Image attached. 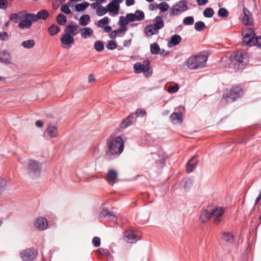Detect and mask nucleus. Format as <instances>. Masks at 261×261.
I'll return each mask as SVG.
<instances>
[{"instance_id":"1","label":"nucleus","mask_w":261,"mask_h":261,"mask_svg":"<svg viewBox=\"0 0 261 261\" xmlns=\"http://www.w3.org/2000/svg\"><path fill=\"white\" fill-rule=\"evenodd\" d=\"M107 147L108 148L107 155L117 157L123 151L124 141L120 136L115 138L110 137L107 140Z\"/></svg>"},{"instance_id":"2","label":"nucleus","mask_w":261,"mask_h":261,"mask_svg":"<svg viewBox=\"0 0 261 261\" xmlns=\"http://www.w3.org/2000/svg\"><path fill=\"white\" fill-rule=\"evenodd\" d=\"M224 210L222 207L210 208L203 210L200 214V219L202 223H205L211 217H214V222L218 224L221 221V217L224 214Z\"/></svg>"},{"instance_id":"3","label":"nucleus","mask_w":261,"mask_h":261,"mask_svg":"<svg viewBox=\"0 0 261 261\" xmlns=\"http://www.w3.org/2000/svg\"><path fill=\"white\" fill-rule=\"evenodd\" d=\"M243 43L250 46L257 45L261 49V36L254 37V30L251 28H246L242 31Z\"/></svg>"},{"instance_id":"4","label":"nucleus","mask_w":261,"mask_h":261,"mask_svg":"<svg viewBox=\"0 0 261 261\" xmlns=\"http://www.w3.org/2000/svg\"><path fill=\"white\" fill-rule=\"evenodd\" d=\"M230 58L231 64L236 69H243L249 61L247 54L242 51H237Z\"/></svg>"},{"instance_id":"5","label":"nucleus","mask_w":261,"mask_h":261,"mask_svg":"<svg viewBox=\"0 0 261 261\" xmlns=\"http://www.w3.org/2000/svg\"><path fill=\"white\" fill-rule=\"evenodd\" d=\"M42 164L40 162L30 159L26 162V172L32 178H36L40 175Z\"/></svg>"},{"instance_id":"6","label":"nucleus","mask_w":261,"mask_h":261,"mask_svg":"<svg viewBox=\"0 0 261 261\" xmlns=\"http://www.w3.org/2000/svg\"><path fill=\"white\" fill-rule=\"evenodd\" d=\"M207 57L206 55H199L189 58L187 62L188 68L191 69H197L204 67Z\"/></svg>"},{"instance_id":"7","label":"nucleus","mask_w":261,"mask_h":261,"mask_svg":"<svg viewBox=\"0 0 261 261\" xmlns=\"http://www.w3.org/2000/svg\"><path fill=\"white\" fill-rule=\"evenodd\" d=\"M188 9L187 4L186 1L181 0L173 5L171 8L170 16L178 15L181 13L186 11Z\"/></svg>"},{"instance_id":"8","label":"nucleus","mask_w":261,"mask_h":261,"mask_svg":"<svg viewBox=\"0 0 261 261\" xmlns=\"http://www.w3.org/2000/svg\"><path fill=\"white\" fill-rule=\"evenodd\" d=\"M243 94V90L241 87L238 86L232 87L229 92L227 93L225 98L227 102L234 101L241 97Z\"/></svg>"},{"instance_id":"9","label":"nucleus","mask_w":261,"mask_h":261,"mask_svg":"<svg viewBox=\"0 0 261 261\" xmlns=\"http://www.w3.org/2000/svg\"><path fill=\"white\" fill-rule=\"evenodd\" d=\"M33 226L35 229L38 230H44L48 228V221L45 217L41 216L35 218L33 221Z\"/></svg>"},{"instance_id":"10","label":"nucleus","mask_w":261,"mask_h":261,"mask_svg":"<svg viewBox=\"0 0 261 261\" xmlns=\"http://www.w3.org/2000/svg\"><path fill=\"white\" fill-rule=\"evenodd\" d=\"M20 255L24 261H32L36 258L37 252L34 249L29 248L22 251Z\"/></svg>"},{"instance_id":"11","label":"nucleus","mask_w":261,"mask_h":261,"mask_svg":"<svg viewBox=\"0 0 261 261\" xmlns=\"http://www.w3.org/2000/svg\"><path fill=\"white\" fill-rule=\"evenodd\" d=\"M61 42L63 48L69 49L74 43V37L64 32L61 38Z\"/></svg>"},{"instance_id":"12","label":"nucleus","mask_w":261,"mask_h":261,"mask_svg":"<svg viewBox=\"0 0 261 261\" xmlns=\"http://www.w3.org/2000/svg\"><path fill=\"white\" fill-rule=\"evenodd\" d=\"M124 238L126 241L129 243H134L140 240L137 233L132 229L126 230L124 232Z\"/></svg>"},{"instance_id":"13","label":"nucleus","mask_w":261,"mask_h":261,"mask_svg":"<svg viewBox=\"0 0 261 261\" xmlns=\"http://www.w3.org/2000/svg\"><path fill=\"white\" fill-rule=\"evenodd\" d=\"M0 63L5 65H8L12 63L10 53L7 49L0 50Z\"/></svg>"},{"instance_id":"14","label":"nucleus","mask_w":261,"mask_h":261,"mask_svg":"<svg viewBox=\"0 0 261 261\" xmlns=\"http://www.w3.org/2000/svg\"><path fill=\"white\" fill-rule=\"evenodd\" d=\"M32 13L27 14L25 17L23 18V20H22L18 24V27L21 29H29L31 28L32 22L33 21V19L32 18Z\"/></svg>"},{"instance_id":"15","label":"nucleus","mask_w":261,"mask_h":261,"mask_svg":"<svg viewBox=\"0 0 261 261\" xmlns=\"http://www.w3.org/2000/svg\"><path fill=\"white\" fill-rule=\"evenodd\" d=\"M28 13L25 10L21 11L16 13H12L10 15V20L15 23H17L19 20L23 19Z\"/></svg>"},{"instance_id":"16","label":"nucleus","mask_w":261,"mask_h":261,"mask_svg":"<svg viewBox=\"0 0 261 261\" xmlns=\"http://www.w3.org/2000/svg\"><path fill=\"white\" fill-rule=\"evenodd\" d=\"M79 25L71 22L70 24L66 26L64 32L74 37L79 33Z\"/></svg>"},{"instance_id":"17","label":"nucleus","mask_w":261,"mask_h":261,"mask_svg":"<svg viewBox=\"0 0 261 261\" xmlns=\"http://www.w3.org/2000/svg\"><path fill=\"white\" fill-rule=\"evenodd\" d=\"M122 0H113L108 5V11L109 12H113L115 14L119 13V4L121 3Z\"/></svg>"},{"instance_id":"18","label":"nucleus","mask_w":261,"mask_h":261,"mask_svg":"<svg viewBox=\"0 0 261 261\" xmlns=\"http://www.w3.org/2000/svg\"><path fill=\"white\" fill-rule=\"evenodd\" d=\"M198 162L196 155L193 156L187 163L186 172L188 173L192 172L197 167Z\"/></svg>"},{"instance_id":"19","label":"nucleus","mask_w":261,"mask_h":261,"mask_svg":"<svg viewBox=\"0 0 261 261\" xmlns=\"http://www.w3.org/2000/svg\"><path fill=\"white\" fill-rule=\"evenodd\" d=\"M134 120V114L131 113L122 120V121L119 124V127L120 128L124 129L132 124Z\"/></svg>"},{"instance_id":"20","label":"nucleus","mask_w":261,"mask_h":261,"mask_svg":"<svg viewBox=\"0 0 261 261\" xmlns=\"http://www.w3.org/2000/svg\"><path fill=\"white\" fill-rule=\"evenodd\" d=\"M49 15V13L46 10H42L39 11L37 14L32 13V19L34 22L37 21L39 19L45 20Z\"/></svg>"},{"instance_id":"21","label":"nucleus","mask_w":261,"mask_h":261,"mask_svg":"<svg viewBox=\"0 0 261 261\" xmlns=\"http://www.w3.org/2000/svg\"><path fill=\"white\" fill-rule=\"evenodd\" d=\"M118 174L117 172L113 170H109L106 176V179L110 185H113L116 182Z\"/></svg>"},{"instance_id":"22","label":"nucleus","mask_w":261,"mask_h":261,"mask_svg":"<svg viewBox=\"0 0 261 261\" xmlns=\"http://www.w3.org/2000/svg\"><path fill=\"white\" fill-rule=\"evenodd\" d=\"M244 17L242 19L243 23L245 25H250L253 21L252 15L250 11L246 8H244L243 10Z\"/></svg>"},{"instance_id":"23","label":"nucleus","mask_w":261,"mask_h":261,"mask_svg":"<svg viewBox=\"0 0 261 261\" xmlns=\"http://www.w3.org/2000/svg\"><path fill=\"white\" fill-rule=\"evenodd\" d=\"M183 114L181 112H173L170 116L171 121L173 124L181 123Z\"/></svg>"},{"instance_id":"24","label":"nucleus","mask_w":261,"mask_h":261,"mask_svg":"<svg viewBox=\"0 0 261 261\" xmlns=\"http://www.w3.org/2000/svg\"><path fill=\"white\" fill-rule=\"evenodd\" d=\"M44 133L47 134L50 138H55L58 134L57 127L55 125L49 124Z\"/></svg>"},{"instance_id":"25","label":"nucleus","mask_w":261,"mask_h":261,"mask_svg":"<svg viewBox=\"0 0 261 261\" xmlns=\"http://www.w3.org/2000/svg\"><path fill=\"white\" fill-rule=\"evenodd\" d=\"M144 32L147 36H151L158 34L159 31L153 24L148 25L144 28Z\"/></svg>"},{"instance_id":"26","label":"nucleus","mask_w":261,"mask_h":261,"mask_svg":"<svg viewBox=\"0 0 261 261\" xmlns=\"http://www.w3.org/2000/svg\"><path fill=\"white\" fill-rule=\"evenodd\" d=\"M80 31L81 36L85 39L91 36L93 33L92 29L89 27L82 28Z\"/></svg>"},{"instance_id":"27","label":"nucleus","mask_w":261,"mask_h":261,"mask_svg":"<svg viewBox=\"0 0 261 261\" xmlns=\"http://www.w3.org/2000/svg\"><path fill=\"white\" fill-rule=\"evenodd\" d=\"M181 37L177 34H174L172 36L170 39V41L169 42L170 46H175L180 43L181 41Z\"/></svg>"},{"instance_id":"28","label":"nucleus","mask_w":261,"mask_h":261,"mask_svg":"<svg viewBox=\"0 0 261 261\" xmlns=\"http://www.w3.org/2000/svg\"><path fill=\"white\" fill-rule=\"evenodd\" d=\"M155 23L152 24L157 29L158 31L159 30L162 29L164 26V22L163 21L162 18L160 16H157L154 18Z\"/></svg>"},{"instance_id":"29","label":"nucleus","mask_w":261,"mask_h":261,"mask_svg":"<svg viewBox=\"0 0 261 261\" xmlns=\"http://www.w3.org/2000/svg\"><path fill=\"white\" fill-rule=\"evenodd\" d=\"M144 63H146L144 69L143 71L144 75L146 77L151 76L152 74V70L149 66V61L148 60H145L144 61Z\"/></svg>"},{"instance_id":"30","label":"nucleus","mask_w":261,"mask_h":261,"mask_svg":"<svg viewBox=\"0 0 261 261\" xmlns=\"http://www.w3.org/2000/svg\"><path fill=\"white\" fill-rule=\"evenodd\" d=\"M61 29L56 24H52L48 28V31L51 36H54L58 33Z\"/></svg>"},{"instance_id":"31","label":"nucleus","mask_w":261,"mask_h":261,"mask_svg":"<svg viewBox=\"0 0 261 261\" xmlns=\"http://www.w3.org/2000/svg\"><path fill=\"white\" fill-rule=\"evenodd\" d=\"M90 19V17L88 14L83 15L79 19V23L82 26L87 25Z\"/></svg>"},{"instance_id":"32","label":"nucleus","mask_w":261,"mask_h":261,"mask_svg":"<svg viewBox=\"0 0 261 261\" xmlns=\"http://www.w3.org/2000/svg\"><path fill=\"white\" fill-rule=\"evenodd\" d=\"M146 63L142 64L139 62H137L134 66V70L136 73H140L143 72L144 69V67Z\"/></svg>"},{"instance_id":"33","label":"nucleus","mask_w":261,"mask_h":261,"mask_svg":"<svg viewBox=\"0 0 261 261\" xmlns=\"http://www.w3.org/2000/svg\"><path fill=\"white\" fill-rule=\"evenodd\" d=\"M223 239L229 243H232L234 241V236L230 232H224L223 233Z\"/></svg>"},{"instance_id":"34","label":"nucleus","mask_w":261,"mask_h":261,"mask_svg":"<svg viewBox=\"0 0 261 261\" xmlns=\"http://www.w3.org/2000/svg\"><path fill=\"white\" fill-rule=\"evenodd\" d=\"M35 44V41L34 40H28L24 41L22 42V46L27 49H30L33 48Z\"/></svg>"},{"instance_id":"35","label":"nucleus","mask_w":261,"mask_h":261,"mask_svg":"<svg viewBox=\"0 0 261 261\" xmlns=\"http://www.w3.org/2000/svg\"><path fill=\"white\" fill-rule=\"evenodd\" d=\"M58 23L61 25L65 24L67 21V17L63 14H59L56 17Z\"/></svg>"},{"instance_id":"36","label":"nucleus","mask_w":261,"mask_h":261,"mask_svg":"<svg viewBox=\"0 0 261 261\" xmlns=\"http://www.w3.org/2000/svg\"><path fill=\"white\" fill-rule=\"evenodd\" d=\"M89 5V3L84 2L80 4H77L75 7V10L77 12H81L85 10L86 8Z\"/></svg>"},{"instance_id":"37","label":"nucleus","mask_w":261,"mask_h":261,"mask_svg":"<svg viewBox=\"0 0 261 261\" xmlns=\"http://www.w3.org/2000/svg\"><path fill=\"white\" fill-rule=\"evenodd\" d=\"M206 27L205 23L202 21H198L195 22L194 25L195 29L198 31H202Z\"/></svg>"},{"instance_id":"38","label":"nucleus","mask_w":261,"mask_h":261,"mask_svg":"<svg viewBox=\"0 0 261 261\" xmlns=\"http://www.w3.org/2000/svg\"><path fill=\"white\" fill-rule=\"evenodd\" d=\"M134 14H135L136 21L143 20L145 18L144 13L143 11L141 10L136 11Z\"/></svg>"},{"instance_id":"39","label":"nucleus","mask_w":261,"mask_h":261,"mask_svg":"<svg viewBox=\"0 0 261 261\" xmlns=\"http://www.w3.org/2000/svg\"><path fill=\"white\" fill-rule=\"evenodd\" d=\"M215 12L212 8H206L203 11V15L205 17L211 18L214 15Z\"/></svg>"},{"instance_id":"40","label":"nucleus","mask_w":261,"mask_h":261,"mask_svg":"<svg viewBox=\"0 0 261 261\" xmlns=\"http://www.w3.org/2000/svg\"><path fill=\"white\" fill-rule=\"evenodd\" d=\"M160 51L159 45L156 43H154L150 45V52L152 55H156Z\"/></svg>"},{"instance_id":"41","label":"nucleus","mask_w":261,"mask_h":261,"mask_svg":"<svg viewBox=\"0 0 261 261\" xmlns=\"http://www.w3.org/2000/svg\"><path fill=\"white\" fill-rule=\"evenodd\" d=\"M95 49L99 52L102 51L104 49V44L102 41H96L94 44Z\"/></svg>"},{"instance_id":"42","label":"nucleus","mask_w":261,"mask_h":261,"mask_svg":"<svg viewBox=\"0 0 261 261\" xmlns=\"http://www.w3.org/2000/svg\"><path fill=\"white\" fill-rule=\"evenodd\" d=\"M228 11L224 8H221L219 9L218 15L220 17H226L228 15Z\"/></svg>"},{"instance_id":"43","label":"nucleus","mask_w":261,"mask_h":261,"mask_svg":"<svg viewBox=\"0 0 261 261\" xmlns=\"http://www.w3.org/2000/svg\"><path fill=\"white\" fill-rule=\"evenodd\" d=\"M194 20L193 16H187L184 18L183 23L187 25H191L194 23Z\"/></svg>"},{"instance_id":"44","label":"nucleus","mask_w":261,"mask_h":261,"mask_svg":"<svg viewBox=\"0 0 261 261\" xmlns=\"http://www.w3.org/2000/svg\"><path fill=\"white\" fill-rule=\"evenodd\" d=\"M107 219L112 221L114 223H117V217L113 212L109 211V214L107 215Z\"/></svg>"},{"instance_id":"45","label":"nucleus","mask_w":261,"mask_h":261,"mask_svg":"<svg viewBox=\"0 0 261 261\" xmlns=\"http://www.w3.org/2000/svg\"><path fill=\"white\" fill-rule=\"evenodd\" d=\"M158 7L160 11L163 12L167 11L169 8V5L165 2L159 4Z\"/></svg>"},{"instance_id":"46","label":"nucleus","mask_w":261,"mask_h":261,"mask_svg":"<svg viewBox=\"0 0 261 261\" xmlns=\"http://www.w3.org/2000/svg\"><path fill=\"white\" fill-rule=\"evenodd\" d=\"M109 18L108 17H104L102 19L98 21V26L102 28L104 25L109 23Z\"/></svg>"},{"instance_id":"47","label":"nucleus","mask_w":261,"mask_h":261,"mask_svg":"<svg viewBox=\"0 0 261 261\" xmlns=\"http://www.w3.org/2000/svg\"><path fill=\"white\" fill-rule=\"evenodd\" d=\"M108 11V10L102 6H99L97 8L96 14L98 16L104 15Z\"/></svg>"},{"instance_id":"48","label":"nucleus","mask_w":261,"mask_h":261,"mask_svg":"<svg viewBox=\"0 0 261 261\" xmlns=\"http://www.w3.org/2000/svg\"><path fill=\"white\" fill-rule=\"evenodd\" d=\"M107 48L110 50H113L117 48V45L113 40L109 41L107 43Z\"/></svg>"},{"instance_id":"49","label":"nucleus","mask_w":261,"mask_h":261,"mask_svg":"<svg viewBox=\"0 0 261 261\" xmlns=\"http://www.w3.org/2000/svg\"><path fill=\"white\" fill-rule=\"evenodd\" d=\"M134 115L135 114L138 117H143L146 114V111L144 109H138L136 110Z\"/></svg>"},{"instance_id":"50","label":"nucleus","mask_w":261,"mask_h":261,"mask_svg":"<svg viewBox=\"0 0 261 261\" xmlns=\"http://www.w3.org/2000/svg\"><path fill=\"white\" fill-rule=\"evenodd\" d=\"M61 11L66 14H69L71 11L68 6L67 5H63L60 8Z\"/></svg>"},{"instance_id":"51","label":"nucleus","mask_w":261,"mask_h":261,"mask_svg":"<svg viewBox=\"0 0 261 261\" xmlns=\"http://www.w3.org/2000/svg\"><path fill=\"white\" fill-rule=\"evenodd\" d=\"M6 187V181L0 177V194L4 191Z\"/></svg>"},{"instance_id":"52","label":"nucleus","mask_w":261,"mask_h":261,"mask_svg":"<svg viewBox=\"0 0 261 261\" xmlns=\"http://www.w3.org/2000/svg\"><path fill=\"white\" fill-rule=\"evenodd\" d=\"M119 24L121 26H125L127 25L128 23V22L126 18L124 17L123 16H121L119 18V21L118 22Z\"/></svg>"},{"instance_id":"53","label":"nucleus","mask_w":261,"mask_h":261,"mask_svg":"<svg viewBox=\"0 0 261 261\" xmlns=\"http://www.w3.org/2000/svg\"><path fill=\"white\" fill-rule=\"evenodd\" d=\"M126 18L128 22L136 21L135 17V14H134V13H127L126 15Z\"/></svg>"},{"instance_id":"54","label":"nucleus","mask_w":261,"mask_h":261,"mask_svg":"<svg viewBox=\"0 0 261 261\" xmlns=\"http://www.w3.org/2000/svg\"><path fill=\"white\" fill-rule=\"evenodd\" d=\"M126 30L127 29H126V28H118L117 30L113 31L111 32V35H113V34H114V37H116L117 33H122L126 31Z\"/></svg>"},{"instance_id":"55","label":"nucleus","mask_w":261,"mask_h":261,"mask_svg":"<svg viewBox=\"0 0 261 261\" xmlns=\"http://www.w3.org/2000/svg\"><path fill=\"white\" fill-rule=\"evenodd\" d=\"M9 38V35L6 32H0V40L5 41Z\"/></svg>"},{"instance_id":"56","label":"nucleus","mask_w":261,"mask_h":261,"mask_svg":"<svg viewBox=\"0 0 261 261\" xmlns=\"http://www.w3.org/2000/svg\"><path fill=\"white\" fill-rule=\"evenodd\" d=\"M92 243L95 247H99L100 245V238L97 237H95L92 240Z\"/></svg>"},{"instance_id":"57","label":"nucleus","mask_w":261,"mask_h":261,"mask_svg":"<svg viewBox=\"0 0 261 261\" xmlns=\"http://www.w3.org/2000/svg\"><path fill=\"white\" fill-rule=\"evenodd\" d=\"M109 214V210L103 209L99 214V218H106L107 215Z\"/></svg>"},{"instance_id":"58","label":"nucleus","mask_w":261,"mask_h":261,"mask_svg":"<svg viewBox=\"0 0 261 261\" xmlns=\"http://www.w3.org/2000/svg\"><path fill=\"white\" fill-rule=\"evenodd\" d=\"M193 184V180L189 178L187 179L185 183V189L189 190Z\"/></svg>"},{"instance_id":"59","label":"nucleus","mask_w":261,"mask_h":261,"mask_svg":"<svg viewBox=\"0 0 261 261\" xmlns=\"http://www.w3.org/2000/svg\"><path fill=\"white\" fill-rule=\"evenodd\" d=\"M178 90V87L177 85L175 86H170L168 88V91L169 93H175Z\"/></svg>"},{"instance_id":"60","label":"nucleus","mask_w":261,"mask_h":261,"mask_svg":"<svg viewBox=\"0 0 261 261\" xmlns=\"http://www.w3.org/2000/svg\"><path fill=\"white\" fill-rule=\"evenodd\" d=\"M7 7V1L6 0H0V9L5 10Z\"/></svg>"},{"instance_id":"61","label":"nucleus","mask_w":261,"mask_h":261,"mask_svg":"<svg viewBox=\"0 0 261 261\" xmlns=\"http://www.w3.org/2000/svg\"><path fill=\"white\" fill-rule=\"evenodd\" d=\"M208 0H197L198 6H204L208 3Z\"/></svg>"},{"instance_id":"62","label":"nucleus","mask_w":261,"mask_h":261,"mask_svg":"<svg viewBox=\"0 0 261 261\" xmlns=\"http://www.w3.org/2000/svg\"><path fill=\"white\" fill-rule=\"evenodd\" d=\"M135 4V0H126L125 4L127 6H130Z\"/></svg>"},{"instance_id":"63","label":"nucleus","mask_w":261,"mask_h":261,"mask_svg":"<svg viewBox=\"0 0 261 261\" xmlns=\"http://www.w3.org/2000/svg\"><path fill=\"white\" fill-rule=\"evenodd\" d=\"M35 125L38 127H42L43 125V123L41 120H37L35 122Z\"/></svg>"},{"instance_id":"64","label":"nucleus","mask_w":261,"mask_h":261,"mask_svg":"<svg viewBox=\"0 0 261 261\" xmlns=\"http://www.w3.org/2000/svg\"><path fill=\"white\" fill-rule=\"evenodd\" d=\"M260 199H261V190L260 191L259 194H258V196L257 197V198L255 201L254 205H256V204H257V203H258V202L259 201Z\"/></svg>"}]
</instances>
